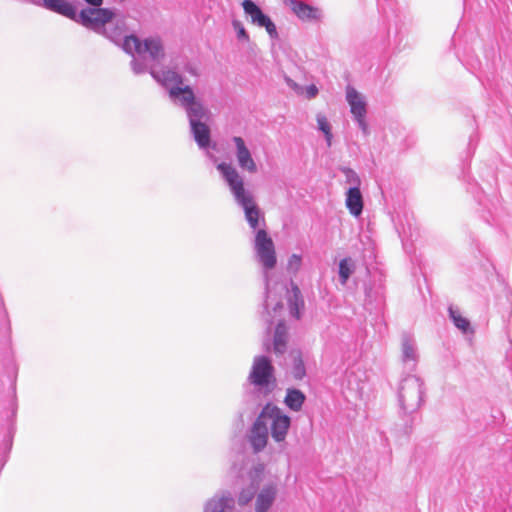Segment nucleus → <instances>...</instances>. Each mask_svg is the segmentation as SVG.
<instances>
[{
  "mask_svg": "<svg viewBox=\"0 0 512 512\" xmlns=\"http://www.w3.org/2000/svg\"><path fill=\"white\" fill-rule=\"evenodd\" d=\"M217 170L228 185L236 204L243 209L250 228L256 231L254 250L258 262L266 271L274 269L277 264L274 242L267 231L260 228V219L265 225V218L252 193L245 189L243 178L231 164L219 163Z\"/></svg>",
  "mask_w": 512,
  "mask_h": 512,
  "instance_id": "obj_1",
  "label": "nucleus"
},
{
  "mask_svg": "<svg viewBox=\"0 0 512 512\" xmlns=\"http://www.w3.org/2000/svg\"><path fill=\"white\" fill-rule=\"evenodd\" d=\"M171 102L183 108L190 126V132L198 147L202 150L215 148L211 141V111L206 107L194 93L189 85L175 86L168 94Z\"/></svg>",
  "mask_w": 512,
  "mask_h": 512,
  "instance_id": "obj_2",
  "label": "nucleus"
},
{
  "mask_svg": "<svg viewBox=\"0 0 512 512\" xmlns=\"http://www.w3.org/2000/svg\"><path fill=\"white\" fill-rule=\"evenodd\" d=\"M92 7L82 9L77 13L76 6L67 0H33L34 4L42 6L45 9L67 17L82 26L103 34L107 38L113 40L108 35L105 25L112 21L115 13L112 9L101 8L103 0H84Z\"/></svg>",
  "mask_w": 512,
  "mask_h": 512,
  "instance_id": "obj_3",
  "label": "nucleus"
},
{
  "mask_svg": "<svg viewBox=\"0 0 512 512\" xmlns=\"http://www.w3.org/2000/svg\"><path fill=\"white\" fill-rule=\"evenodd\" d=\"M247 386H252L253 391H246L244 394V402L247 407L244 411L240 412L241 418L244 414H254L261 405L262 398L269 396L275 389V368L268 356L258 355L254 357L244 387L246 388Z\"/></svg>",
  "mask_w": 512,
  "mask_h": 512,
  "instance_id": "obj_4",
  "label": "nucleus"
},
{
  "mask_svg": "<svg viewBox=\"0 0 512 512\" xmlns=\"http://www.w3.org/2000/svg\"><path fill=\"white\" fill-rule=\"evenodd\" d=\"M426 387L424 380L417 375L403 376L397 388V400L400 413L412 416L424 404Z\"/></svg>",
  "mask_w": 512,
  "mask_h": 512,
  "instance_id": "obj_5",
  "label": "nucleus"
},
{
  "mask_svg": "<svg viewBox=\"0 0 512 512\" xmlns=\"http://www.w3.org/2000/svg\"><path fill=\"white\" fill-rule=\"evenodd\" d=\"M123 50L132 56L136 53L138 56H144L149 60L153 67L160 64L165 58L164 46L159 37H148L141 40L135 35L124 37L122 43Z\"/></svg>",
  "mask_w": 512,
  "mask_h": 512,
  "instance_id": "obj_6",
  "label": "nucleus"
},
{
  "mask_svg": "<svg viewBox=\"0 0 512 512\" xmlns=\"http://www.w3.org/2000/svg\"><path fill=\"white\" fill-rule=\"evenodd\" d=\"M260 418L265 421L269 419L270 433L273 440L277 443L285 441L291 426V418L283 412L277 405L267 403L260 412Z\"/></svg>",
  "mask_w": 512,
  "mask_h": 512,
  "instance_id": "obj_7",
  "label": "nucleus"
},
{
  "mask_svg": "<svg viewBox=\"0 0 512 512\" xmlns=\"http://www.w3.org/2000/svg\"><path fill=\"white\" fill-rule=\"evenodd\" d=\"M242 7L244 13L250 18L252 24L260 28H265L266 32L272 40H277L279 38V33L275 23L267 14L263 12L258 4H256L253 0H244L242 2Z\"/></svg>",
  "mask_w": 512,
  "mask_h": 512,
  "instance_id": "obj_8",
  "label": "nucleus"
},
{
  "mask_svg": "<svg viewBox=\"0 0 512 512\" xmlns=\"http://www.w3.org/2000/svg\"><path fill=\"white\" fill-rule=\"evenodd\" d=\"M202 512H239L236 508L235 498L231 492L225 490L214 494L203 505Z\"/></svg>",
  "mask_w": 512,
  "mask_h": 512,
  "instance_id": "obj_9",
  "label": "nucleus"
},
{
  "mask_svg": "<svg viewBox=\"0 0 512 512\" xmlns=\"http://www.w3.org/2000/svg\"><path fill=\"white\" fill-rule=\"evenodd\" d=\"M277 495V483L268 482L264 484L256 494L254 512H269L277 499Z\"/></svg>",
  "mask_w": 512,
  "mask_h": 512,
  "instance_id": "obj_10",
  "label": "nucleus"
},
{
  "mask_svg": "<svg viewBox=\"0 0 512 512\" xmlns=\"http://www.w3.org/2000/svg\"><path fill=\"white\" fill-rule=\"evenodd\" d=\"M268 433L267 424L259 414L248 434V440L254 453H259L266 447Z\"/></svg>",
  "mask_w": 512,
  "mask_h": 512,
  "instance_id": "obj_11",
  "label": "nucleus"
},
{
  "mask_svg": "<svg viewBox=\"0 0 512 512\" xmlns=\"http://www.w3.org/2000/svg\"><path fill=\"white\" fill-rule=\"evenodd\" d=\"M418 351L414 337L404 332L401 335V360L410 371L415 370L418 362Z\"/></svg>",
  "mask_w": 512,
  "mask_h": 512,
  "instance_id": "obj_12",
  "label": "nucleus"
},
{
  "mask_svg": "<svg viewBox=\"0 0 512 512\" xmlns=\"http://www.w3.org/2000/svg\"><path fill=\"white\" fill-rule=\"evenodd\" d=\"M289 7L302 21H319L323 16L320 8L301 0H289Z\"/></svg>",
  "mask_w": 512,
  "mask_h": 512,
  "instance_id": "obj_13",
  "label": "nucleus"
},
{
  "mask_svg": "<svg viewBox=\"0 0 512 512\" xmlns=\"http://www.w3.org/2000/svg\"><path fill=\"white\" fill-rule=\"evenodd\" d=\"M149 72L151 76L167 90L168 94L172 87L184 85L183 76L174 70L166 69L157 71L155 67L150 66Z\"/></svg>",
  "mask_w": 512,
  "mask_h": 512,
  "instance_id": "obj_14",
  "label": "nucleus"
},
{
  "mask_svg": "<svg viewBox=\"0 0 512 512\" xmlns=\"http://www.w3.org/2000/svg\"><path fill=\"white\" fill-rule=\"evenodd\" d=\"M232 141L236 146V158L240 168L250 173H255L257 171L256 163L253 160L251 152L247 148L243 138L240 136H234Z\"/></svg>",
  "mask_w": 512,
  "mask_h": 512,
  "instance_id": "obj_15",
  "label": "nucleus"
},
{
  "mask_svg": "<svg viewBox=\"0 0 512 512\" xmlns=\"http://www.w3.org/2000/svg\"><path fill=\"white\" fill-rule=\"evenodd\" d=\"M346 101L350 106L352 117H361L367 115V102L365 97L353 86L346 87Z\"/></svg>",
  "mask_w": 512,
  "mask_h": 512,
  "instance_id": "obj_16",
  "label": "nucleus"
},
{
  "mask_svg": "<svg viewBox=\"0 0 512 512\" xmlns=\"http://www.w3.org/2000/svg\"><path fill=\"white\" fill-rule=\"evenodd\" d=\"M345 196L346 208L349 210L351 215L359 217L364 208V200L361 190L356 187H349Z\"/></svg>",
  "mask_w": 512,
  "mask_h": 512,
  "instance_id": "obj_17",
  "label": "nucleus"
},
{
  "mask_svg": "<svg viewBox=\"0 0 512 512\" xmlns=\"http://www.w3.org/2000/svg\"><path fill=\"white\" fill-rule=\"evenodd\" d=\"M287 304L289 312L295 319L301 318L302 310L304 309V299L299 287L292 283L291 290L288 292Z\"/></svg>",
  "mask_w": 512,
  "mask_h": 512,
  "instance_id": "obj_18",
  "label": "nucleus"
},
{
  "mask_svg": "<svg viewBox=\"0 0 512 512\" xmlns=\"http://www.w3.org/2000/svg\"><path fill=\"white\" fill-rule=\"evenodd\" d=\"M290 358V373L292 377L297 381L303 380L306 376L305 361L307 359V356H305L301 350L294 349L290 352Z\"/></svg>",
  "mask_w": 512,
  "mask_h": 512,
  "instance_id": "obj_19",
  "label": "nucleus"
},
{
  "mask_svg": "<svg viewBox=\"0 0 512 512\" xmlns=\"http://www.w3.org/2000/svg\"><path fill=\"white\" fill-rule=\"evenodd\" d=\"M306 401V395L297 388H288L284 398V404L292 411L299 412Z\"/></svg>",
  "mask_w": 512,
  "mask_h": 512,
  "instance_id": "obj_20",
  "label": "nucleus"
},
{
  "mask_svg": "<svg viewBox=\"0 0 512 512\" xmlns=\"http://www.w3.org/2000/svg\"><path fill=\"white\" fill-rule=\"evenodd\" d=\"M287 345V327L284 321H279L275 327L273 348L274 352L282 354L286 350Z\"/></svg>",
  "mask_w": 512,
  "mask_h": 512,
  "instance_id": "obj_21",
  "label": "nucleus"
},
{
  "mask_svg": "<svg viewBox=\"0 0 512 512\" xmlns=\"http://www.w3.org/2000/svg\"><path fill=\"white\" fill-rule=\"evenodd\" d=\"M379 10L384 14V16L389 21L388 34L391 33L392 25L390 23L391 17H394L395 20L398 19V15L396 14L395 7L396 2L394 0H377ZM395 33L398 34V24L395 21Z\"/></svg>",
  "mask_w": 512,
  "mask_h": 512,
  "instance_id": "obj_22",
  "label": "nucleus"
},
{
  "mask_svg": "<svg viewBox=\"0 0 512 512\" xmlns=\"http://www.w3.org/2000/svg\"><path fill=\"white\" fill-rule=\"evenodd\" d=\"M449 317L452 320L453 324L463 333H473V329L471 328L470 321L463 317L459 310L453 306H449L448 308Z\"/></svg>",
  "mask_w": 512,
  "mask_h": 512,
  "instance_id": "obj_23",
  "label": "nucleus"
},
{
  "mask_svg": "<svg viewBox=\"0 0 512 512\" xmlns=\"http://www.w3.org/2000/svg\"><path fill=\"white\" fill-rule=\"evenodd\" d=\"M355 269L356 265L352 258L346 257L340 260L338 264V276L342 285H345L348 282Z\"/></svg>",
  "mask_w": 512,
  "mask_h": 512,
  "instance_id": "obj_24",
  "label": "nucleus"
},
{
  "mask_svg": "<svg viewBox=\"0 0 512 512\" xmlns=\"http://www.w3.org/2000/svg\"><path fill=\"white\" fill-rule=\"evenodd\" d=\"M317 124L318 129L324 134L326 144L328 147L332 145V132H331V125L328 122L327 118L324 115L318 114L317 115Z\"/></svg>",
  "mask_w": 512,
  "mask_h": 512,
  "instance_id": "obj_25",
  "label": "nucleus"
},
{
  "mask_svg": "<svg viewBox=\"0 0 512 512\" xmlns=\"http://www.w3.org/2000/svg\"><path fill=\"white\" fill-rule=\"evenodd\" d=\"M340 171L345 176V182L350 185V187H356L360 189L361 186V179L358 173L349 167H342L340 168Z\"/></svg>",
  "mask_w": 512,
  "mask_h": 512,
  "instance_id": "obj_26",
  "label": "nucleus"
},
{
  "mask_svg": "<svg viewBox=\"0 0 512 512\" xmlns=\"http://www.w3.org/2000/svg\"><path fill=\"white\" fill-rule=\"evenodd\" d=\"M256 494L257 488L254 485L242 489L238 495V504L240 506L248 505L253 499L256 498Z\"/></svg>",
  "mask_w": 512,
  "mask_h": 512,
  "instance_id": "obj_27",
  "label": "nucleus"
},
{
  "mask_svg": "<svg viewBox=\"0 0 512 512\" xmlns=\"http://www.w3.org/2000/svg\"><path fill=\"white\" fill-rule=\"evenodd\" d=\"M301 265H302V256L299 254H292L288 258V262H287L288 273L296 275L299 272Z\"/></svg>",
  "mask_w": 512,
  "mask_h": 512,
  "instance_id": "obj_28",
  "label": "nucleus"
},
{
  "mask_svg": "<svg viewBox=\"0 0 512 512\" xmlns=\"http://www.w3.org/2000/svg\"><path fill=\"white\" fill-rule=\"evenodd\" d=\"M140 59L133 57L131 61V68L134 74L140 75L145 73L148 70V65L146 63L147 59L144 56H139Z\"/></svg>",
  "mask_w": 512,
  "mask_h": 512,
  "instance_id": "obj_29",
  "label": "nucleus"
},
{
  "mask_svg": "<svg viewBox=\"0 0 512 512\" xmlns=\"http://www.w3.org/2000/svg\"><path fill=\"white\" fill-rule=\"evenodd\" d=\"M232 25H233V28L235 29L236 33H237V38L239 40H242V41H248L249 40V35H248L246 29L244 28V26L242 25L241 22H239L237 20H234L232 22Z\"/></svg>",
  "mask_w": 512,
  "mask_h": 512,
  "instance_id": "obj_30",
  "label": "nucleus"
},
{
  "mask_svg": "<svg viewBox=\"0 0 512 512\" xmlns=\"http://www.w3.org/2000/svg\"><path fill=\"white\" fill-rule=\"evenodd\" d=\"M353 120L356 122L358 128L361 130L364 136H368L370 134L369 126L366 121V116L355 117Z\"/></svg>",
  "mask_w": 512,
  "mask_h": 512,
  "instance_id": "obj_31",
  "label": "nucleus"
},
{
  "mask_svg": "<svg viewBox=\"0 0 512 512\" xmlns=\"http://www.w3.org/2000/svg\"><path fill=\"white\" fill-rule=\"evenodd\" d=\"M478 184L477 183H468V191L475 195V199L479 202V204L482 203V200L480 196L478 195Z\"/></svg>",
  "mask_w": 512,
  "mask_h": 512,
  "instance_id": "obj_32",
  "label": "nucleus"
},
{
  "mask_svg": "<svg viewBox=\"0 0 512 512\" xmlns=\"http://www.w3.org/2000/svg\"><path fill=\"white\" fill-rule=\"evenodd\" d=\"M306 93L309 99L315 98L318 94V88L314 84H311L307 87Z\"/></svg>",
  "mask_w": 512,
  "mask_h": 512,
  "instance_id": "obj_33",
  "label": "nucleus"
},
{
  "mask_svg": "<svg viewBox=\"0 0 512 512\" xmlns=\"http://www.w3.org/2000/svg\"><path fill=\"white\" fill-rule=\"evenodd\" d=\"M285 80H286V83L288 84V86H290L291 88H294V89L298 88V85L292 79L286 77Z\"/></svg>",
  "mask_w": 512,
  "mask_h": 512,
  "instance_id": "obj_34",
  "label": "nucleus"
},
{
  "mask_svg": "<svg viewBox=\"0 0 512 512\" xmlns=\"http://www.w3.org/2000/svg\"><path fill=\"white\" fill-rule=\"evenodd\" d=\"M263 471V466L259 465L258 467H255L256 474L261 473Z\"/></svg>",
  "mask_w": 512,
  "mask_h": 512,
  "instance_id": "obj_35",
  "label": "nucleus"
},
{
  "mask_svg": "<svg viewBox=\"0 0 512 512\" xmlns=\"http://www.w3.org/2000/svg\"><path fill=\"white\" fill-rule=\"evenodd\" d=\"M282 307H283L282 303L277 302L274 309L276 310L277 308H282Z\"/></svg>",
  "mask_w": 512,
  "mask_h": 512,
  "instance_id": "obj_36",
  "label": "nucleus"
},
{
  "mask_svg": "<svg viewBox=\"0 0 512 512\" xmlns=\"http://www.w3.org/2000/svg\"><path fill=\"white\" fill-rule=\"evenodd\" d=\"M472 142H473V138H472V137H470V141H469V149H471V148H472Z\"/></svg>",
  "mask_w": 512,
  "mask_h": 512,
  "instance_id": "obj_37",
  "label": "nucleus"
},
{
  "mask_svg": "<svg viewBox=\"0 0 512 512\" xmlns=\"http://www.w3.org/2000/svg\"><path fill=\"white\" fill-rule=\"evenodd\" d=\"M15 414H16V407L13 408L12 416H15Z\"/></svg>",
  "mask_w": 512,
  "mask_h": 512,
  "instance_id": "obj_38",
  "label": "nucleus"
},
{
  "mask_svg": "<svg viewBox=\"0 0 512 512\" xmlns=\"http://www.w3.org/2000/svg\"><path fill=\"white\" fill-rule=\"evenodd\" d=\"M8 442H9V446L11 447V444H12V436L9 438Z\"/></svg>",
  "mask_w": 512,
  "mask_h": 512,
  "instance_id": "obj_39",
  "label": "nucleus"
},
{
  "mask_svg": "<svg viewBox=\"0 0 512 512\" xmlns=\"http://www.w3.org/2000/svg\"><path fill=\"white\" fill-rule=\"evenodd\" d=\"M268 286H269V283H268V280L266 279V292L268 291Z\"/></svg>",
  "mask_w": 512,
  "mask_h": 512,
  "instance_id": "obj_40",
  "label": "nucleus"
},
{
  "mask_svg": "<svg viewBox=\"0 0 512 512\" xmlns=\"http://www.w3.org/2000/svg\"><path fill=\"white\" fill-rule=\"evenodd\" d=\"M265 309H268V301H265Z\"/></svg>",
  "mask_w": 512,
  "mask_h": 512,
  "instance_id": "obj_41",
  "label": "nucleus"
}]
</instances>
